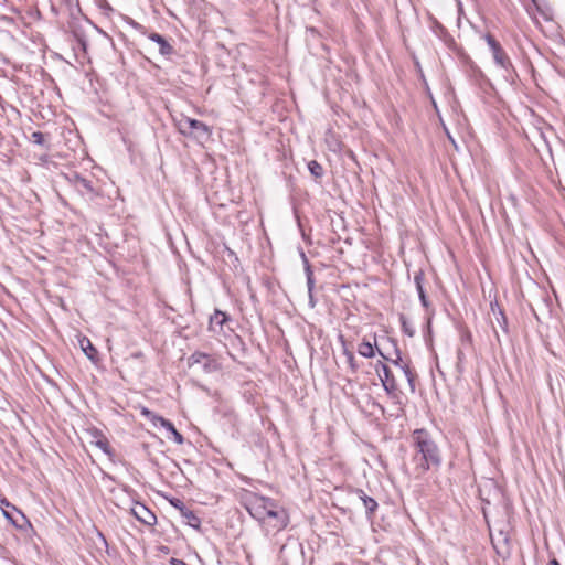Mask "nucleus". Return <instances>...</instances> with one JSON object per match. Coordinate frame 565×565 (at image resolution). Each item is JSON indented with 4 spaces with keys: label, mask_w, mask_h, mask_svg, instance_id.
<instances>
[{
    "label": "nucleus",
    "mask_w": 565,
    "mask_h": 565,
    "mask_svg": "<svg viewBox=\"0 0 565 565\" xmlns=\"http://www.w3.org/2000/svg\"><path fill=\"white\" fill-rule=\"evenodd\" d=\"M0 507L2 508V510L6 508H12L13 505L7 500V499H1L0 500Z\"/></svg>",
    "instance_id": "nucleus-34"
},
{
    "label": "nucleus",
    "mask_w": 565,
    "mask_h": 565,
    "mask_svg": "<svg viewBox=\"0 0 565 565\" xmlns=\"http://www.w3.org/2000/svg\"><path fill=\"white\" fill-rule=\"evenodd\" d=\"M411 439L413 447L411 462L415 478H422L429 470H438L443 456L431 433L425 428H418L412 433Z\"/></svg>",
    "instance_id": "nucleus-1"
},
{
    "label": "nucleus",
    "mask_w": 565,
    "mask_h": 565,
    "mask_svg": "<svg viewBox=\"0 0 565 565\" xmlns=\"http://www.w3.org/2000/svg\"><path fill=\"white\" fill-rule=\"evenodd\" d=\"M79 345L90 361L95 362L97 360L98 352L88 338L82 337Z\"/></svg>",
    "instance_id": "nucleus-16"
},
{
    "label": "nucleus",
    "mask_w": 565,
    "mask_h": 565,
    "mask_svg": "<svg viewBox=\"0 0 565 565\" xmlns=\"http://www.w3.org/2000/svg\"><path fill=\"white\" fill-rule=\"evenodd\" d=\"M358 352L364 358H373L375 355L373 344L366 339H363L362 342L359 344Z\"/></svg>",
    "instance_id": "nucleus-21"
},
{
    "label": "nucleus",
    "mask_w": 565,
    "mask_h": 565,
    "mask_svg": "<svg viewBox=\"0 0 565 565\" xmlns=\"http://www.w3.org/2000/svg\"><path fill=\"white\" fill-rule=\"evenodd\" d=\"M484 40L489 45L495 64L504 70L511 67L512 64L509 56L507 55L501 44L494 39V36H492L490 33H487L484 35Z\"/></svg>",
    "instance_id": "nucleus-4"
},
{
    "label": "nucleus",
    "mask_w": 565,
    "mask_h": 565,
    "mask_svg": "<svg viewBox=\"0 0 565 565\" xmlns=\"http://www.w3.org/2000/svg\"><path fill=\"white\" fill-rule=\"evenodd\" d=\"M99 6L103 9L113 10L111 7L109 6V3L106 0H100V4Z\"/></svg>",
    "instance_id": "nucleus-35"
},
{
    "label": "nucleus",
    "mask_w": 565,
    "mask_h": 565,
    "mask_svg": "<svg viewBox=\"0 0 565 565\" xmlns=\"http://www.w3.org/2000/svg\"><path fill=\"white\" fill-rule=\"evenodd\" d=\"M308 169L315 178H321L324 172L322 166L316 160L309 161Z\"/></svg>",
    "instance_id": "nucleus-26"
},
{
    "label": "nucleus",
    "mask_w": 565,
    "mask_h": 565,
    "mask_svg": "<svg viewBox=\"0 0 565 565\" xmlns=\"http://www.w3.org/2000/svg\"><path fill=\"white\" fill-rule=\"evenodd\" d=\"M375 371L377 372L385 392L391 396H395L397 385L390 367L383 362L379 361L375 366Z\"/></svg>",
    "instance_id": "nucleus-5"
},
{
    "label": "nucleus",
    "mask_w": 565,
    "mask_h": 565,
    "mask_svg": "<svg viewBox=\"0 0 565 565\" xmlns=\"http://www.w3.org/2000/svg\"><path fill=\"white\" fill-rule=\"evenodd\" d=\"M195 364H200L205 373H211L217 369V363L215 359H213L211 355L206 353L199 351L194 352L189 358V365L193 366Z\"/></svg>",
    "instance_id": "nucleus-6"
},
{
    "label": "nucleus",
    "mask_w": 565,
    "mask_h": 565,
    "mask_svg": "<svg viewBox=\"0 0 565 565\" xmlns=\"http://www.w3.org/2000/svg\"><path fill=\"white\" fill-rule=\"evenodd\" d=\"M183 519L185 520V523L199 530L201 526V519L194 513V511L186 509L182 514Z\"/></svg>",
    "instance_id": "nucleus-20"
},
{
    "label": "nucleus",
    "mask_w": 565,
    "mask_h": 565,
    "mask_svg": "<svg viewBox=\"0 0 565 565\" xmlns=\"http://www.w3.org/2000/svg\"><path fill=\"white\" fill-rule=\"evenodd\" d=\"M141 415L152 422V424L156 426L157 424H160L162 426V420H167L162 416L153 413L152 411L148 409L147 407L141 408Z\"/></svg>",
    "instance_id": "nucleus-24"
},
{
    "label": "nucleus",
    "mask_w": 565,
    "mask_h": 565,
    "mask_svg": "<svg viewBox=\"0 0 565 565\" xmlns=\"http://www.w3.org/2000/svg\"><path fill=\"white\" fill-rule=\"evenodd\" d=\"M189 124L191 125L190 138L195 139L200 143H204L211 139L212 129L206 124L194 118L192 121H189Z\"/></svg>",
    "instance_id": "nucleus-7"
},
{
    "label": "nucleus",
    "mask_w": 565,
    "mask_h": 565,
    "mask_svg": "<svg viewBox=\"0 0 565 565\" xmlns=\"http://www.w3.org/2000/svg\"><path fill=\"white\" fill-rule=\"evenodd\" d=\"M402 370L407 379V382L411 386L412 392L415 391V375L413 374L411 367L407 364H403Z\"/></svg>",
    "instance_id": "nucleus-27"
},
{
    "label": "nucleus",
    "mask_w": 565,
    "mask_h": 565,
    "mask_svg": "<svg viewBox=\"0 0 565 565\" xmlns=\"http://www.w3.org/2000/svg\"><path fill=\"white\" fill-rule=\"evenodd\" d=\"M308 294H309V301H310V305H311V307H313V306H315V301H313L312 291L310 292V291L308 290Z\"/></svg>",
    "instance_id": "nucleus-38"
},
{
    "label": "nucleus",
    "mask_w": 565,
    "mask_h": 565,
    "mask_svg": "<svg viewBox=\"0 0 565 565\" xmlns=\"http://www.w3.org/2000/svg\"><path fill=\"white\" fill-rule=\"evenodd\" d=\"M148 38L159 45V52L162 56L169 57L174 54V47L161 34L152 32L148 34Z\"/></svg>",
    "instance_id": "nucleus-11"
},
{
    "label": "nucleus",
    "mask_w": 565,
    "mask_h": 565,
    "mask_svg": "<svg viewBox=\"0 0 565 565\" xmlns=\"http://www.w3.org/2000/svg\"><path fill=\"white\" fill-rule=\"evenodd\" d=\"M399 322H401V327H402V331L408 335V337H413L415 334V329L413 328V326L409 323V321L407 320V318L405 317V315H399Z\"/></svg>",
    "instance_id": "nucleus-25"
},
{
    "label": "nucleus",
    "mask_w": 565,
    "mask_h": 565,
    "mask_svg": "<svg viewBox=\"0 0 565 565\" xmlns=\"http://www.w3.org/2000/svg\"><path fill=\"white\" fill-rule=\"evenodd\" d=\"M12 510H14L18 513V515H20V518L22 519V523H20L19 520L14 518L10 511L3 509L2 512L7 520H9L17 529L23 530L25 527H31L30 521L21 511H19L15 507H12Z\"/></svg>",
    "instance_id": "nucleus-15"
},
{
    "label": "nucleus",
    "mask_w": 565,
    "mask_h": 565,
    "mask_svg": "<svg viewBox=\"0 0 565 565\" xmlns=\"http://www.w3.org/2000/svg\"><path fill=\"white\" fill-rule=\"evenodd\" d=\"M132 514L138 521L146 525H153L157 522L156 514L142 503H137L136 507L132 508Z\"/></svg>",
    "instance_id": "nucleus-10"
},
{
    "label": "nucleus",
    "mask_w": 565,
    "mask_h": 565,
    "mask_svg": "<svg viewBox=\"0 0 565 565\" xmlns=\"http://www.w3.org/2000/svg\"><path fill=\"white\" fill-rule=\"evenodd\" d=\"M424 280H425L424 271L418 270L414 276V282L416 286V290L418 292L420 303L423 305V307L428 308L429 301H428L427 295L424 290Z\"/></svg>",
    "instance_id": "nucleus-14"
},
{
    "label": "nucleus",
    "mask_w": 565,
    "mask_h": 565,
    "mask_svg": "<svg viewBox=\"0 0 565 565\" xmlns=\"http://www.w3.org/2000/svg\"><path fill=\"white\" fill-rule=\"evenodd\" d=\"M130 24L138 32H140L142 34H146V28L142 24H140V23H138V22H136L134 20H131Z\"/></svg>",
    "instance_id": "nucleus-31"
},
{
    "label": "nucleus",
    "mask_w": 565,
    "mask_h": 565,
    "mask_svg": "<svg viewBox=\"0 0 565 565\" xmlns=\"http://www.w3.org/2000/svg\"><path fill=\"white\" fill-rule=\"evenodd\" d=\"M301 255V259L303 262V265H305V273H306V278H307V287L309 289V291H313V288H315V278H313V271H312V268H311V265L306 256V254L303 252L300 253Z\"/></svg>",
    "instance_id": "nucleus-17"
},
{
    "label": "nucleus",
    "mask_w": 565,
    "mask_h": 565,
    "mask_svg": "<svg viewBox=\"0 0 565 565\" xmlns=\"http://www.w3.org/2000/svg\"><path fill=\"white\" fill-rule=\"evenodd\" d=\"M231 321L232 318L226 312L215 309L214 313L210 316L207 329L217 337L227 338L233 332V329L228 327Z\"/></svg>",
    "instance_id": "nucleus-3"
},
{
    "label": "nucleus",
    "mask_w": 565,
    "mask_h": 565,
    "mask_svg": "<svg viewBox=\"0 0 565 565\" xmlns=\"http://www.w3.org/2000/svg\"><path fill=\"white\" fill-rule=\"evenodd\" d=\"M356 493L359 495V498L361 499V501L363 502V505H364V509H365V513H366V516L369 519H371L375 511L377 510L379 508V504L376 502L375 499H373L372 497H369L363 490L361 489H358L356 490Z\"/></svg>",
    "instance_id": "nucleus-13"
},
{
    "label": "nucleus",
    "mask_w": 565,
    "mask_h": 565,
    "mask_svg": "<svg viewBox=\"0 0 565 565\" xmlns=\"http://www.w3.org/2000/svg\"><path fill=\"white\" fill-rule=\"evenodd\" d=\"M169 502L173 508L179 510L181 514L188 509L184 502L178 498H171Z\"/></svg>",
    "instance_id": "nucleus-29"
},
{
    "label": "nucleus",
    "mask_w": 565,
    "mask_h": 565,
    "mask_svg": "<svg viewBox=\"0 0 565 565\" xmlns=\"http://www.w3.org/2000/svg\"><path fill=\"white\" fill-rule=\"evenodd\" d=\"M270 499L262 498L258 502H255L253 507L249 509L250 514L258 519V520H265L267 518V514L265 511L268 510L271 505Z\"/></svg>",
    "instance_id": "nucleus-12"
},
{
    "label": "nucleus",
    "mask_w": 565,
    "mask_h": 565,
    "mask_svg": "<svg viewBox=\"0 0 565 565\" xmlns=\"http://www.w3.org/2000/svg\"><path fill=\"white\" fill-rule=\"evenodd\" d=\"M435 28H436L437 30H439L440 32H446L445 28H444L439 22H436V23H435Z\"/></svg>",
    "instance_id": "nucleus-36"
},
{
    "label": "nucleus",
    "mask_w": 565,
    "mask_h": 565,
    "mask_svg": "<svg viewBox=\"0 0 565 565\" xmlns=\"http://www.w3.org/2000/svg\"><path fill=\"white\" fill-rule=\"evenodd\" d=\"M31 141L39 146H44L45 143V137L44 134L41 131H34L31 135Z\"/></svg>",
    "instance_id": "nucleus-28"
},
{
    "label": "nucleus",
    "mask_w": 565,
    "mask_h": 565,
    "mask_svg": "<svg viewBox=\"0 0 565 565\" xmlns=\"http://www.w3.org/2000/svg\"><path fill=\"white\" fill-rule=\"evenodd\" d=\"M401 362H402V358H401V355H399V352L397 351V359L394 361V363H395L396 365H401V366H402Z\"/></svg>",
    "instance_id": "nucleus-37"
},
{
    "label": "nucleus",
    "mask_w": 565,
    "mask_h": 565,
    "mask_svg": "<svg viewBox=\"0 0 565 565\" xmlns=\"http://www.w3.org/2000/svg\"><path fill=\"white\" fill-rule=\"evenodd\" d=\"M78 45L86 51L87 42L83 36L76 35Z\"/></svg>",
    "instance_id": "nucleus-32"
},
{
    "label": "nucleus",
    "mask_w": 565,
    "mask_h": 565,
    "mask_svg": "<svg viewBox=\"0 0 565 565\" xmlns=\"http://www.w3.org/2000/svg\"><path fill=\"white\" fill-rule=\"evenodd\" d=\"M97 447L100 448L105 454L111 455V448L106 439H99L96 443Z\"/></svg>",
    "instance_id": "nucleus-30"
},
{
    "label": "nucleus",
    "mask_w": 565,
    "mask_h": 565,
    "mask_svg": "<svg viewBox=\"0 0 565 565\" xmlns=\"http://www.w3.org/2000/svg\"><path fill=\"white\" fill-rule=\"evenodd\" d=\"M162 427L172 435L173 440L178 445H182L184 443V437L175 429L174 425L170 420H162Z\"/></svg>",
    "instance_id": "nucleus-22"
},
{
    "label": "nucleus",
    "mask_w": 565,
    "mask_h": 565,
    "mask_svg": "<svg viewBox=\"0 0 565 565\" xmlns=\"http://www.w3.org/2000/svg\"><path fill=\"white\" fill-rule=\"evenodd\" d=\"M491 310L495 316V319L498 323L502 327V329L507 332L508 331V320L503 312V310L499 307L498 302H491Z\"/></svg>",
    "instance_id": "nucleus-18"
},
{
    "label": "nucleus",
    "mask_w": 565,
    "mask_h": 565,
    "mask_svg": "<svg viewBox=\"0 0 565 565\" xmlns=\"http://www.w3.org/2000/svg\"><path fill=\"white\" fill-rule=\"evenodd\" d=\"M145 355L141 351H137L130 354V359L143 360Z\"/></svg>",
    "instance_id": "nucleus-33"
},
{
    "label": "nucleus",
    "mask_w": 565,
    "mask_h": 565,
    "mask_svg": "<svg viewBox=\"0 0 565 565\" xmlns=\"http://www.w3.org/2000/svg\"><path fill=\"white\" fill-rule=\"evenodd\" d=\"M193 118L181 116L179 119L175 120L177 128L179 132L185 137H190L191 135V125L189 121H192Z\"/></svg>",
    "instance_id": "nucleus-19"
},
{
    "label": "nucleus",
    "mask_w": 565,
    "mask_h": 565,
    "mask_svg": "<svg viewBox=\"0 0 565 565\" xmlns=\"http://www.w3.org/2000/svg\"><path fill=\"white\" fill-rule=\"evenodd\" d=\"M66 179L75 191L85 200L93 201L99 195V191L95 186L93 180L84 178L77 172H72L66 175Z\"/></svg>",
    "instance_id": "nucleus-2"
},
{
    "label": "nucleus",
    "mask_w": 565,
    "mask_h": 565,
    "mask_svg": "<svg viewBox=\"0 0 565 565\" xmlns=\"http://www.w3.org/2000/svg\"><path fill=\"white\" fill-rule=\"evenodd\" d=\"M343 355L345 356L347 359V363L349 365V369L350 371L355 374L359 370V365L355 361V358H354V354L352 351H350L347 347H345V343L343 342Z\"/></svg>",
    "instance_id": "nucleus-23"
},
{
    "label": "nucleus",
    "mask_w": 565,
    "mask_h": 565,
    "mask_svg": "<svg viewBox=\"0 0 565 565\" xmlns=\"http://www.w3.org/2000/svg\"><path fill=\"white\" fill-rule=\"evenodd\" d=\"M491 543L497 554L505 558L511 553L510 537L503 531H500L497 535H491Z\"/></svg>",
    "instance_id": "nucleus-8"
},
{
    "label": "nucleus",
    "mask_w": 565,
    "mask_h": 565,
    "mask_svg": "<svg viewBox=\"0 0 565 565\" xmlns=\"http://www.w3.org/2000/svg\"><path fill=\"white\" fill-rule=\"evenodd\" d=\"M265 513L267 514L268 519H273L275 521L273 527L277 531L285 529L288 525L289 519L286 511L284 509H276L274 501H271L270 508H268Z\"/></svg>",
    "instance_id": "nucleus-9"
},
{
    "label": "nucleus",
    "mask_w": 565,
    "mask_h": 565,
    "mask_svg": "<svg viewBox=\"0 0 565 565\" xmlns=\"http://www.w3.org/2000/svg\"><path fill=\"white\" fill-rule=\"evenodd\" d=\"M531 2H532L534 6H537V4H536V0H531Z\"/></svg>",
    "instance_id": "nucleus-41"
},
{
    "label": "nucleus",
    "mask_w": 565,
    "mask_h": 565,
    "mask_svg": "<svg viewBox=\"0 0 565 565\" xmlns=\"http://www.w3.org/2000/svg\"><path fill=\"white\" fill-rule=\"evenodd\" d=\"M379 353H380V355H381V356H383L384 359H386V358H385V355L383 354V352H381L380 350H379Z\"/></svg>",
    "instance_id": "nucleus-40"
},
{
    "label": "nucleus",
    "mask_w": 565,
    "mask_h": 565,
    "mask_svg": "<svg viewBox=\"0 0 565 565\" xmlns=\"http://www.w3.org/2000/svg\"><path fill=\"white\" fill-rule=\"evenodd\" d=\"M547 565H561L559 562L556 558H553L548 562Z\"/></svg>",
    "instance_id": "nucleus-39"
}]
</instances>
